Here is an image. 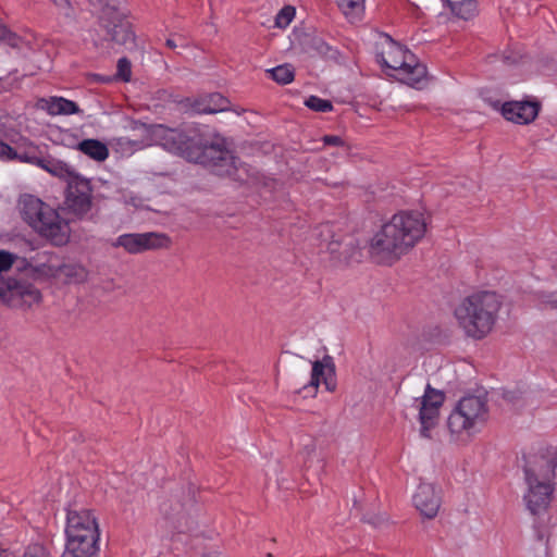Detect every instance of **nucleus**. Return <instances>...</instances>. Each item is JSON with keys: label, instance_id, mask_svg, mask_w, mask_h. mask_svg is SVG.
I'll list each match as a JSON object with an SVG mask.
<instances>
[{"label": "nucleus", "instance_id": "nucleus-15", "mask_svg": "<svg viewBox=\"0 0 557 557\" xmlns=\"http://www.w3.org/2000/svg\"><path fill=\"white\" fill-rule=\"evenodd\" d=\"M525 482L528 484V491L524 494V500L528 509L533 515H536L546 509L549 505L557 483L535 480H525Z\"/></svg>", "mask_w": 557, "mask_h": 557}, {"label": "nucleus", "instance_id": "nucleus-23", "mask_svg": "<svg viewBox=\"0 0 557 557\" xmlns=\"http://www.w3.org/2000/svg\"><path fill=\"white\" fill-rule=\"evenodd\" d=\"M450 9L453 14L463 20H469L475 13L476 5L474 0H443Z\"/></svg>", "mask_w": 557, "mask_h": 557}, {"label": "nucleus", "instance_id": "nucleus-26", "mask_svg": "<svg viewBox=\"0 0 557 557\" xmlns=\"http://www.w3.org/2000/svg\"><path fill=\"white\" fill-rule=\"evenodd\" d=\"M305 106L315 112H330L333 104L330 100L322 99L318 96H310L305 100Z\"/></svg>", "mask_w": 557, "mask_h": 557}, {"label": "nucleus", "instance_id": "nucleus-33", "mask_svg": "<svg viewBox=\"0 0 557 557\" xmlns=\"http://www.w3.org/2000/svg\"><path fill=\"white\" fill-rule=\"evenodd\" d=\"M54 5L65 15V16H70L71 15V4H70V1L69 0H51Z\"/></svg>", "mask_w": 557, "mask_h": 557}, {"label": "nucleus", "instance_id": "nucleus-32", "mask_svg": "<svg viewBox=\"0 0 557 557\" xmlns=\"http://www.w3.org/2000/svg\"><path fill=\"white\" fill-rule=\"evenodd\" d=\"M165 45L170 49H175L177 47H188V41L185 37L178 35L177 38H168Z\"/></svg>", "mask_w": 557, "mask_h": 557}, {"label": "nucleus", "instance_id": "nucleus-6", "mask_svg": "<svg viewBox=\"0 0 557 557\" xmlns=\"http://www.w3.org/2000/svg\"><path fill=\"white\" fill-rule=\"evenodd\" d=\"M20 208L23 220L38 234L54 245L67 243L69 225L55 210L32 195L20 199Z\"/></svg>", "mask_w": 557, "mask_h": 557}, {"label": "nucleus", "instance_id": "nucleus-4", "mask_svg": "<svg viewBox=\"0 0 557 557\" xmlns=\"http://www.w3.org/2000/svg\"><path fill=\"white\" fill-rule=\"evenodd\" d=\"M375 55L381 66L391 71L389 75L406 85L416 87L425 78L426 67L387 34L380 35Z\"/></svg>", "mask_w": 557, "mask_h": 557}, {"label": "nucleus", "instance_id": "nucleus-39", "mask_svg": "<svg viewBox=\"0 0 557 557\" xmlns=\"http://www.w3.org/2000/svg\"><path fill=\"white\" fill-rule=\"evenodd\" d=\"M324 228L326 230L327 233H330L329 225H325Z\"/></svg>", "mask_w": 557, "mask_h": 557}, {"label": "nucleus", "instance_id": "nucleus-18", "mask_svg": "<svg viewBox=\"0 0 557 557\" xmlns=\"http://www.w3.org/2000/svg\"><path fill=\"white\" fill-rule=\"evenodd\" d=\"M540 104L534 101H509L503 104V116L517 124H529L539 114Z\"/></svg>", "mask_w": 557, "mask_h": 557}, {"label": "nucleus", "instance_id": "nucleus-34", "mask_svg": "<svg viewBox=\"0 0 557 557\" xmlns=\"http://www.w3.org/2000/svg\"><path fill=\"white\" fill-rule=\"evenodd\" d=\"M323 141L326 145H332V146H339L343 144V140L341 137L333 136V135L324 136Z\"/></svg>", "mask_w": 557, "mask_h": 557}, {"label": "nucleus", "instance_id": "nucleus-38", "mask_svg": "<svg viewBox=\"0 0 557 557\" xmlns=\"http://www.w3.org/2000/svg\"><path fill=\"white\" fill-rule=\"evenodd\" d=\"M0 557H8L7 550L0 547Z\"/></svg>", "mask_w": 557, "mask_h": 557}, {"label": "nucleus", "instance_id": "nucleus-9", "mask_svg": "<svg viewBox=\"0 0 557 557\" xmlns=\"http://www.w3.org/2000/svg\"><path fill=\"white\" fill-rule=\"evenodd\" d=\"M100 8L99 20L107 29L110 39L119 45L133 44L135 39L131 24L125 20V13L116 0H97Z\"/></svg>", "mask_w": 557, "mask_h": 557}, {"label": "nucleus", "instance_id": "nucleus-12", "mask_svg": "<svg viewBox=\"0 0 557 557\" xmlns=\"http://www.w3.org/2000/svg\"><path fill=\"white\" fill-rule=\"evenodd\" d=\"M321 383L324 384L327 392H334L336 389L335 364L330 356H325L322 360L312 362L310 381L308 384H305L298 393L301 394L304 398L314 397Z\"/></svg>", "mask_w": 557, "mask_h": 557}, {"label": "nucleus", "instance_id": "nucleus-36", "mask_svg": "<svg viewBox=\"0 0 557 557\" xmlns=\"http://www.w3.org/2000/svg\"><path fill=\"white\" fill-rule=\"evenodd\" d=\"M339 246H341V243L337 242V240H332L330 243H327L326 245V249L331 252V253H337L339 251Z\"/></svg>", "mask_w": 557, "mask_h": 557}, {"label": "nucleus", "instance_id": "nucleus-37", "mask_svg": "<svg viewBox=\"0 0 557 557\" xmlns=\"http://www.w3.org/2000/svg\"><path fill=\"white\" fill-rule=\"evenodd\" d=\"M5 280L0 276V296H3L7 292Z\"/></svg>", "mask_w": 557, "mask_h": 557}, {"label": "nucleus", "instance_id": "nucleus-29", "mask_svg": "<svg viewBox=\"0 0 557 557\" xmlns=\"http://www.w3.org/2000/svg\"><path fill=\"white\" fill-rule=\"evenodd\" d=\"M132 76V66L131 62L126 58H121L117 61V72L116 77L123 82H128Z\"/></svg>", "mask_w": 557, "mask_h": 557}, {"label": "nucleus", "instance_id": "nucleus-30", "mask_svg": "<svg viewBox=\"0 0 557 557\" xmlns=\"http://www.w3.org/2000/svg\"><path fill=\"white\" fill-rule=\"evenodd\" d=\"M21 557H52V555L47 547L34 544L28 546Z\"/></svg>", "mask_w": 557, "mask_h": 557}, {"label": "nucleus", "instance_id": "nucleus-1", "mask_svg": "<svg viewBox=\"0 0 557 557\" xmlns=\"http://www.w3.org/2000/svg\"><path fill=\"white\" fill-rule=\"evenodd\" d=\"M133 129L139 133L137 138L119 137L115 140V145L123 151L135 152L159 145L188 161L209 166L221 176L235 177L239 170L233 153L221 144H208L198 128L177 129L162 124L147 125L136 122Z\"/></svg>", "mask_w": 557, "mask_h": 557}, {"label": "nucleus", "instance_id": "nucleus-35", "mask_svg": "<svg viewBox=\"0 0 557 557\" xmlns=\"http://www.w3.org/2000/svg\"><path fill=\"white\" fill-rule=\"evenodd\" d=\"M544 302L557 309V290L546 295Z\"/></svg>", "mask_w": 557, "mask_h": 557}, {"label": "nucleus", "instance_id": "nucleus-21", "mask_svg": "<svg viewBox=\"0 0 557 557\" xmlns=\"http://www.w3.org/2000/svg\"><path fill=\"white\" fill-rule=\"evenodd\" d=\"M231 110L237 115L242 113L239 110L232 109L230 107V100L219 92L210 94L198 108V112L205 114H214Z\"/></svg>", "mask_w": 557, "mask_h": 557}, {"label": "nucleus", "instance_id": "nucleus-25", "mask_svg": "<svg viewBox=\"0 0 557 557\" xmlns=\"http://www.w3.org/2000/svg\"><path fill=\"white\" fill-rule=\"evenodd\" d=\"M339 10L349 18L358 17L364 8V0H336Z\"/></svg>", "mask_w": 557, "mask_h": 557}, {"label": "nucleus", "instance_id": "nucleus-13", "mask_svg": "<svg viewBox=\"0 0 557 557\" xmlns=\"http://www.w3.org/2000/svg\"><path fill=\"white\" fill-rule=\"evenodd\" d=\"M65 205L69 210L77 215L86 214L92 205L90 181L79 174H70Z\"/></svg>", "mask_w": 557, "mask_h": 557}, {"label": "nucleus", "instance_id": "nucleus-17", "mask_svg": "<svg viewBox=\"0 0 557 557\" xmlns=\"http://www.w3.org/2000/svg\"><path fill=\"white\" fill-rule=\"evenodd\" d=\"M5 286L8 289L3 296H0V299L10 306L15 307L21 301L30 308L41 301L40 290L32 284L5 281Z\"/></svg>", "mask_w": 557, "mask_h": 557}, {"label": "nucleus", "instance_id": "nucleus-7", "mask_svg": "<svg viewBox=\"0 0 557 557\" xmlns=\"http://www.w3.org/2000/svg\"><path fill=\"white\" fill-rule=\"evenodd\" d=\"M0 160L35 164L55 176H62L66 172L64 163L42 158L39 148L15 128L0 132Z\"/></svg>", "mask_w": 557, "mask_h": 557}, {"label": "nucleus", "instance_id": "nucleus-20", "mask_svg": "<svg viewBox=\"0 0 557 557\" xmlns=\"http://www.w3.org/2000/svg\"><path fill=\"white\" fill-rule=\"evenodd\" d=\"M41 108L50 115H72L81 112L76 102L63 97L41 99Z\"/></svg>", "mask_w": 557, "mask_h": 557}, {"label": "nucleus", "instance_id": "nucleus-31", "mask_svg": "<svg viewBox=\"0 0 557 557\" xmlns=\"http://www.w3.org/2000/svg\"><path fill=\"white\" fill-rule=\"evenodd\" d=\"M15 260V256L9 251L0 250V272L11 269Z\"/></svg>", "mask_w": 557, "mask_h": 557}, {"label": "nucleus", "instance_id": "nucleus-11", "mask_svg": "<svg viewBox=\"0 0 557 557\" xmlns=\"http://www.w3.org/2000/svg\"><path fill=\"white\" fill-rule=\"evenodd\" d=\"M111 245L115 248L121 247L131 255H137L147 250L169 248L171 238L158 232L128 233L117 236Z\"/></svg>", "mask_w": 557, "mask_h": 557}, {"label": "nucleus", "instance_id": "nucleus-3", "mask_svg": "<svg viewBox=\"0 0 557 557\" xmlns=\"http://www.w3.org/2000/svg\"><path fill=\"white\" fill-rule=\"evenodd\" d=\"M500 308L502 299L496 293L474 292L455 306L454 318L467 337L480 341L493 331Z\"/></svg>", "mask_w": 557, "mask_h": 557}, {"label": "nucleus", "instance_id": "nucleus-22", "mask_svg": "<svg viewBox=\"0 0 557 557\" xmlns=\"http://www.w3.org/2000/svg\"><path fill=\"white\" fill-rule=\"evenodd\" d=\"M77 149L98 162H102L109 157L108 147L98 139H84L78 143Z\"/></svg>", "mask_w": 557, "mask_h": 557}, {"label": "nucleus", "instance_id": "nucleus-24", "mask_svg": "<svg viewBox=\"0 0 557 557\" xmlns=\"http://www.w3.org/2000/svg\"><path fill=\"white\" fill-rule=\"evenodd\" d=\"M276 83L286 85L293 82L295 77L294 69L289 64H282L267 71Z\"/></svg>", "mask_w": 557, "mask_h": 557}, {"label": "nucleus", "instance_id": "nucleus-16", "mask_svg": "<svg viewBox=\"0 0 557 557\" xmlns=\"http://www.w3.org/2000/svg\"><path fill=\"white\" fill-rule=\"evenodd\" d=\"M412 502L417 510L426 519L436 517L442 498L440 491L431 483H420L413 494Z\"/></svg>", "mask_w": 557, "mask_h": 557}, {"label": "nucleus", "instance_id": "nucleus-28", "mask_svg": "<svg viewBox=\"0 0 557 557\" xmlns=\"http://www.w3.org/2000/svg\"><path fill=\"white\" fill-rule=\"evenodd\" d=\"M21 38L0 21V42L15 48L18 47Z\"/></svg>", "mask_w": 557, "mask_h": 557}, {"label": "nucleus", "instance_id": "nucleus-2", "mask_svg": "<svg viewBox=\"0 0 557 557\" xmlns=\"http://www.w3.org/2000/svg\"><path fill=\"white\" fill-rule=\"evenodd\" d=\"M428 230L424 214L417 210L395 213L370 240L369 252L381 264H393L422 240Z\"/></svg>", "mask_w": 557, "mask_h": 557}, {"label": "nucleus", "instance_id": "nucleus-19", "mask_svg": "<svg viewBox=\"0 0 557 557\" xmlns=\"http://www.w3.org/2000/svg\"><path fill=\"white\" fill-rule=\"evenodd\" d=\"M37 271L46 277H64L66 283H82L87 278V270L81 264H41Z\"/></svg>", "mask_w": 557, "mask_h": 557}, {"label": "nucleus", "instance_id": "nucleus-10", "mask_svg": "<svg viewBox=\"0 0 557 557\" xmlns=\"http://www.w3.org/2000/svg\"><path fill=\"white\" fill-rule=\"evenodd\" d=\"M445 395L443 392L425 386L424 393L420 397L412 398V404L408 409L412 408L418 411V420L421 424L420 435L430 438V431L437 424L440 408L443 406Z\"/></svg>", "mask_w": 557, "mask_h": 557}, {"label": "nucleus", "instance_id": "nucleus-8", "mask_svg": "<svg viewBox=\"0 0 557 557\" xmlns=\"http://www.w3.org/2000/svg\"><path fill=\"white\" fill-rule=\"evenodd\" d=\"M488 408L481 396L462 397L448 417V429L453 435H471L478 432L487 421Z\"/></svg>", "mask_w": 557, "mask_h": 557}, {"label": "nucleus", "instance_id": "nucleus-27", "mask_svg": "<svg viewBox=\"0 0 557 557\" xmlns=\"http://www.w3.org/2000/svg\"><path fill=\"white\" fill-rule=\"evenodd\" d=\"M295 16V9L293 7H284L276 14L274 25L278 28H286Z\"/></svg>", "mask_w": 557, "mask_h": 557}, {"label": "nucleus", "instance_id": "nucleus-14", "mask_svg": "<svg viewBox=\"0 0 557 557\" xmlns=\"http://www.w3.org/2000/svg\"><path fill=\"white\" fill-rule=\"evenodd\" d=\"M524 478L557 483V456L549 451L529 455L524 465Z\"/></svg>", "mask_w": 557, "mask_h": 557}, {"label": "nucleus", "instance_id": "nucleus-5", "mask_svg": "<svg viewBox=\"0 0 557 557\" xmlns=\"http://www.w3.org/2000/svg\"><path fill=\"white\" fill-rule=\"evenodd\" d=\"M63 557H94L99 550V525L91 510L69 509Z\"/></svg>", "mask_w": 557, "mask_h": 557}]
</instances>
